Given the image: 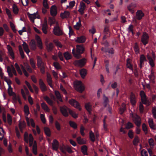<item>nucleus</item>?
I'll list each match as a JSON object with an SVG mask.
<instances>
[{
	"label": "nucleus",
	"instance_id": "obj_1",
	"mask_svg": "<svg viewBox=\"0 0 156 156\" xmlns=\"http://www.w3.org/2000/svg\"><path fill=\"white\" fill-rule=\"evenodd\" d=\"M24 140L25 142L28 144L30 147H32V152L35 155L37 154V144L36 140L34 141V137L31 134H28L25 132L24 135Z\"/></svg>",
	"mask_w": 156,
	"mask_h": 156
},
{
	"label": "nucleus",
	"instance_id": "obj_2",
	"mask_svg": "<svg viewBox=\"0 0 156 156\" xmlns=\"http://www.w3.org/2000/svg\"><path fill=\"white\" fill-rule=\"evenodd\" d=\"M85 51V48L83 45H76V52L75 51V49L73 48L72 51V53L74 56L77 59L82 57L81 54L83 53Z\"/></svg>",
	"mask_w": 156,
	"mask_h": 156
},
{
	"label": "nucleus",
	"instance_id": "obj_3",
	"mask_svg": "<svg viewBox=\"0 0 156 156\" xmlns=\"http://www.w3.org/2000/svg\"><path fill=\"white\" fill-rule=\"evenodd\" d=\"M53 23L56 24V26L54 27L53 30V34L57 36H61L63 34V32L62 29L60 28L58 25V23L55 19H53Z\"/></svg>",
	"mask_w": 156,
	"mask_h": 156
},
{
	"label": "nucleus",
	"instance_id": "obj_4",
	"mask_svg": "<svg viewBox=\"0 0 156 156\" xmlns=\"http://www.w3.org/2000/svg\"><path fill=\"white\" fill-rule=\"evenodd\" d=\"M74 86L75 89L80 93H82L84 90V87L80 81L76 82L75 83Z\"/></svg>",
	"mask_w": 156,
	"mask_h": 156
},
{
	"label": "nucleus",
	"instance_id": "obj_5",
	"mask_svg": "<svg viewBox=\"0 0 156 156\" xmlns=\"http://www.w3.org/2000/svg\"><path fill=\"white\" fill-rule=\"evenodd\" d=\"M86 62V59L83 58L79 60H75L73 62V64L76 67H82L85 65Z\"/></svg>",
	"mask_w": 156,
	"mask_h": 156
},
{
	"label": "nucleus",
	"instance_id": "obj_6",
	"mask_svg": "<svg viewBox=\"0 0 156 156\" xmlns=\"http://www.w3.org/2000/svg\"><path fill=\"white\" fill-rule=\"evenodd\" d=\"M71 110L66 106H63L60 107V111L61 113L65 117L68 116L69 113V111Z\"/></svg>",
	"mask_w": 156,
	"mask_h": 156
},
{
	"label": "nucleus",
	"instance_id": "obj_7",
	"mask_svg": "<svg viewBox=\"0 0 156 156\" xmlns=\"http://www.w3.org/2000/svg\"><path fill=\"white\" fill-rule=\"evenodd\" d=\"M27 14L30 21L33 23H34L35 19L36 18L39 19L40 18V16L37 11L33 14H30L29 12H28Z\"/></svg>",
	"mask_w": 156,
	"mask_h": 156
},
{
	"label": "nucleus",
	"instance_id": "obj_8",
	"mask_svg": "<svg viewBox=\"0 0 156 156\" xmlns=\"http://www.w3.org/2000/svg\"><path fill=\"white\" fill-rule=\"evenodd\" d=\"M133 121L137 127H140L141 124V119L138 115L133 116Z\"/></svg>",
	"mask_w": 156,
	"mask_h": 156
},
{
	"label": "nucleus",
	"instance_id": "obj_9",
	"mask_svg": "<svg viewBox=\"0 0 156 156\" xmlns=\"http://www.w3.org/2000/svg\"><path fill=\"white\" fill-rule=\"evenodd\" d=\"M69 103L74 107L78 109L79 110H81V108L80 107L79 103L77 101L73 99H71L69 101Z\"/></svg>",
	"mask_w": 156,
	"mask_h": 156
},
{
	"label": "nucleus",
	"instance_id": "obj_10",
	"mask_svg": "<svg viewBox=\"0 0 156 156\" xmlns=\"http://www.w3.org/2000/svg\"><path fill=\"white\" fill-rule=\"evenodd\" d=\"M149 38V36L147 33L146 32L143 33L141 38V41L144 45H145L148 43Z\"/></svg>",
	"mask_w": 156,
	"mask_h": 156
},
{
	"label": "nucleus",
	"instance_id": "obj_11",
	"mask_svg": "<svg viewBox=\"0 0 156 156\" xmlns=\"http://www.w3.org/2000/svg\"><path fill=\"white\" fill-rule=\"evenodd\" d=\"M140 95L141 98V101L143 104L146 105L147 103V98L146 95L143 90L140 91Z\"/></svg>",
	"mask_w": 156,
	"mask_h": 156
},
{
	"label": "nucleus",
	"instance_id": "obj_12",
	"mask_svg": "<svg viewBox=\"0 0 156 156\" xmlns=\"http://www.w3.org/2000/svg\"><path fill=\"white\" fill-rule=\"evenodd\" d=\"M39 85L41 90L42 91L47 90V87L42 79H40L39 80Z\"/></svg>",
	"mask_w": 156,
	"mask_h": 156
},
{
	"label": "nucleus",
	"instance_id": "obj_13",
	"mask_svg": "<svg viewBox=\"0 0 156 156\" xmlns=\"http://www.w3.org/2000/svg\"><path fill=\"white\" fill-rule=\"evenodd\" d=\"M144 16V14L142 10H138L136 12V18L138 20H141Z\"/></svg>",
	"mask_w": 156,
	"mask_h": 156
},
{
	"label": "nucleus",
	"instance_id": "obj_14",
	"mask_svg": "<svg viewBox=\"0 0 156 156\" xmlns=\"http://www.w3.org/2000/svg\"><path fill=\"white\" fill-rule=\"evenodd\" d=\"M37 64L39 68H45V67L44 63L42 62L41 58L39 56H37Z\"/></svg>",
	"mask_w": 156,
	"mask_h": 156
},
{
	"label": "nucleus",
	"instance_id": "obj_15",
	"mask_svg": "<svg viewBox=\"0 0 156 156\" xmlns=\"http://www.w3.org/2000/svg\"><path fill=\"white\" fill-rule=\"evenodd\" d=\"M130 101L132 105L134 106L136 105V97L135 94L133 92L131 93L130 96Z\"/></svg>",
	"mask_w": 156,
	"mask_h": 156
},
{
	"label": "nucleus",
	"instance_id": "obj_16",
	"mask_svg": "<svg viewBox=\"0 0 156 156\" xmlns=\"http://www.w3.org/2000/svg\"><path fill=\"white\" fill-rule=\"evenodd\" d=\"M35 39L37 44V46L40 49L43 48L42 43L40 37L37 35H36Z\"/></svg>",
	"mask_w": 156,
	"mask_h": 156
},
{
	"label": "nucleus",
	"instance_id": "obj_17",
	"mask_svg": "<svg viewBox=\"0 0 156 156\" xmlns=\"http://www.w3.org/2000/svg\"><path fill=\"white\" fill-rule=\"evenodd\" d=\"M7 47L9 55L11 57L12 59H14L15 57L14 53L12 48L9 45H7Z\"/></svg>",
	"mask_w": 156,
	"mask_h": 156
},
{
	"label": "nucleus",
	"instance_id": "obj_18",
	"mask_svg": "<svg viewBox=\"0 0 156 156\" xmlns=\"http://www.w3.org/2000/svg\"><path fill=\"white\" fill-rule=\"evenodd\" d=\"M86 5L83 2H81L79 5V9L78 11L81 14H83Z\"/></svg>",
	"mask_w": 156,
	"mask_h": 156
},
{
	"label": "nucleus",
	"instance_id": "obj_19",
	"mask_svg": "<svg viewBox=\"0 0 156 156\" xmlns=\"http://www.w3.org/2000/svg\"><path fill=\"white\" fill-rule=\"evenodd\" d=\"M50 14L53 16H55L57 14V7L55 5H52L51 8Z\"/></svg>",
	"mask_w": 156,
	"mask_h": 156
},
{
	"label": "nucleus",
	"instance_id": "obj_20",
	"mask_svg": "<svg viewBox=\"0 0 156 156\" xmlns=\"http://www.w3.org/2000/svg\"><path fill=\"white\" fill-rule=\"evenodd\" d=\"M147 59L146 57L144 55H142L140 56V67L142 68L144 64V62L146 61Z\"/></svg>",
	"mask_w": 156,
	"mask_h": 156
},
{
	"label": "nucleus",
	"instance_id": "obj_21",
	"mask_svg": "<svg viewBox=\"0 0 156 156\" xmlns=\"http://www.w3.org/2000/svg\"><path fill=\"white\" fill-rule=\"evenodd\" d=\"M42 30L43 33L45 34H46L47 33V30L48 28V27L46 20H44V23L42 24Z\"/></svg>",
	"mask_w": 156,
	"mask_h": 156
},
{
	"label": "nucleus",
	"instance_id": "obj_22",
	"mask_svg": "<svg viewBox=\"0 0 156 156\" xmlns=\"http://www.w3.org/2000/svg\"><path fill=\"white\" fill-rule=\"evenodd\" d=\"M16 69H7V72L9 77H12L13 74L15 75H17V73L15 70Z\"/></svg>",
	"mask_w": 156,
	"mask_h": 156
},
{
	"label": "nucleus",
	"instance_id": "obj_23",
	"mask_svg": "<svg viewBox=\"0 0 156 156\" xmlns=\"http://www.w3.org/2000/svg\"><path fill=\"white\" fill-rule=\"evenodd\" d=\"M26 120L27 121V124L28 126H30V123L31 126L33 127H35V125L33 119H31L30 120V122L29 119L28 117H26Z\"/></svg>",
	"mask_w": 156,
	"mask_h": 156
},
{
	"label": "nucleus",
	"instance_id": "obj_24",
	"mask_svg": "<svg viewBox=\"0 0 156 156\" xmlns=\"http://www.w3.org/2000/svg\"><path fill=\"white\" fill-rule=\"evenodd\" d=\"M147 58L149 61V63L151 67H154V61L155 60L153 59L149 55L147 54Z\"/></svg>",
	"mask_w": 156,
	"mask_h": 156
},
{
	"label": "nucleus",
	"instance_id": "obj_25",
	"mask_svg": "<svg viewBox=\"0 0 156 156\" xmlns=\"http://www.w3.org/2000/svg\"><path fill=\"white\" fill-rule=\"evenodd\" d=\"M52 145L54 150L56 151L58 150L59 146V143L56 140L54 139L53 140Z\"/></svg>",
	"mask_w": 156,
	"mask_h": 156
},
{
	"label": "nucleus",
	"instance_id": "obj_26",
	"mask_svg": "<svg viewBox=\"0 0 156 156\" xmlns=\"http://www.w3.org/2000/svg\"><path fill=\"white\" fill-rule=\"evenodd\" d=\"M149 126L151 129H156L155 125L154 124L153 120L151 118H149L148 121Z\"/></svg>",
	"mask_w": 156,
	"mask_h": 156
},
{
	"label": "nucleus",
	"instance_id": "obj_27",
	"mask_svg": "<svg viewBox=\"0 0 156 156\" xmlns=\"http://www.w3.org/2000/svg\"><path fill=\"white\" fill-rule=\"evenodd\" d=\"M76 140L79 144L81 145L85 144L86 143V141L85 140L82 138L81 136H79L76 138Z\"/></svg>",
	"mask_w": 156,
	"mask_h": 156
},
{
	"label": "nucleus",
	"instance_id": "obj_28",
	"mask_svg": "<svg viewBox=\"0 0 156 156\" xmlns=\"http://www.w3.org/2000/svg\"><path fill=\"white\" fill-rule=\"evenodd\" d=\"M81 151L84 155H88L87 147L86 145H83L81 147Z\"/></svg>",
	"mask_w": 156,
	"mask_h": 156
},
{
	"label": "nucleus",
	"instance_id": "obj_29",
	"mask_svg": "<svg viewBox=\"0 0 156 156\" xmlns=\"http://www.w3.org/2000/svg\"><path fill=\"white\" fill-rule=\"evenodd\" d=\"M70 14L69 12L65 11L63 13H62L60 14V17L62 19L67 18L69 17Z\"/></svg>",
	"mask_w": 156,
	"mask_h": 156
},
{
	"label": "nucleus",
	"instance_id": "obj_30",
	"mask_svg": "<svg viewBox=\"0 0 156 156\" xmlns=\"http://www.w3.org/2000/svg\"><path fill=\"white\" fill-rule=\"evenodd\" d=\"M80 74L83 78H84L87 73L86 69H80Z\"/></svg>",
	"mask_w": 156,
	"mask_h": 156
},
{
	"label": "nucleus",
	"instance_id": "obj_31",
	"mask_svg": "<svg viewBox=\"0 0 156 156\" xmlns=\"http://www.w3.org/2000/svg\"><path fill=\"white\" fill-rule=\"evenodd\" d=\"M22 46L24 51L28 55L30 51L29 49L28 45L26 42H24L22 44Z\"/></svg>",
	"mask_w": 156,
	"mask_h": 156
},
{
	"label": "nucleus",
	"instance_id": "obj_32",
	"mask_svg": "<svg viewBox=\"0 0 156 156\" xmlns=\"http://www.w3.org/2000/svg\"><path fill=\"white\" fill-rule=\"evenodd\" d=\"M47 49L48 51H51L53 48V44L52 43H45Z\"/></svg>",
	"mask_w": 156,
	"mask_h": 156
},
{
	"label": "nucleus",
	"instance_id": "obj_33",
	"mask_svg": "<svg viewBox=\"0 0 156 156\" xmlns=\"http://www.w3.org/2000/svg\"><path fill=\"white\" fill-rule=\"evenodd\" d=\"M85 40L86 38L84 37L81 36L77 37L76 39V41L79 43H83L85 41Z\"/></svg>",
	"mask_w": 156,
	"mask_h": 156
},
{
	"label": "nucleus",
	"instance_id": "obj_34",
	"mask_svg": "<svg viewBox=\"0 0 156 156\" xmlns=\"http://www.w3.org/2000/svg\"><path fill=\"white\" fill-rule=\"evenodd\" d=\"M31 49L33 50H35L36 48V45L35 42L34 40H32L30 41V44Z\"/></svg>",
	"mask_w": 156,
	"mask_h": 156
},
{
	"label": "nucleus",
	"instance_id": "obj_35",
	"mask_svg": "<svg viewBox=\"0 0 156 156\" xmlns=\"http://www.w3.org/2000/svg\"><path fill=\"white\" fill-rule=\"evenodd\" d=\"M85 108L90 114L91 111L92 105L90 103H86L85 105Z\"/></svg>",
	"mask_w": 156,
	"mask_h": 156
},
{
	"label": "nucleus",
	"instance_id": "obj_36",
	"mask_svg": "<svg viewBox=\"0 0 156 156\" xmlns=\"http://www.w3.org/2000/svg\"><path fill=\"white\" fill-rule=\"evenodd\" d=\"M44 99L50 105L52 106L53 104V101L51 100L48 96H46L44 97Z\"/></svg>",
	"mask_w": 156,
	"mask_h": 156
},
{
	"label": "nucleus",
	"instance_id": "obj_37",
	"mask_svg": "<svg viewBox=\"0 0 156 156\" xmlns=\"http://www.w3.org/2000/svg\"><path fill=\"white\" fill-rule=\"evenodd\" d=\"M12 11L13 13L16 14L18 13L19 9L17 6L15 4H14L12 6Z\"/></svg>",
	"mask_w": 156,
	"mask_h": 156
},
{
	"label": "nucleus",
	"instance_id": "obj_38",
	"mask_svg": "<svg viewBox=\"0 0 156 156\" xmlns=\"http://www.w3.org/2000/svg\"><path fill=\"white\" fill-rule=\"evenodd\" d=\"M89 138L90 140L94 142L95 141V137L94 133L92 131H90L89 132Z\"/></svg>",
	"mask_w": 156,
	"mask_h": 156
},
{
	"label": "nucleus",
	"instance_id": "obj_39",
	"mask_svg": "<svg viewBox=\"0 0 156 156\" xmlns=\"http://www.w3.org/2000/svg\"><path fill=\"white\" fill-rule=\"evenodd\" d=\"M55 94L57 98L60 101L62 102V100L60 92L57 90H55Z\"/></svg>",
	"mask_w": 156,
	"mask_h": 156
},
{
	"label": "nucleus",
	"instance_id": "obj_40",
	"mask_svg": "<svg viewBox=\"0 0 156 156\" xmlns=\"http://www.w3.org/2000/svg\"><path fill=\"white\" fill-rule=\"evenodd\" d=\"M79 18V20L78 22H77L76 24L74 26V28L77 30H79L81 26L80 19V18Z\"/></svg>",
	"mask_w": 156,
	"mask_h": 156
},
{
	"label": "nucleus",
	"instance_id": "obj_41",
	"mask_svg": "<svg viewBox=\"0 0 156 156\" xmlns=\"http://www.w3.org/2000/svg\"><path fill=\"white\" fill-rule=\"evenodd\" d=\"M64 56L65 58L67 60L70 59L72 58L71 55L68 51L64 53Z\"/></svg>",
	"mask_w": 156,
	"mask_h": 156
},
{
	"label": "nucleus",
	"instance_id": "obj_42",
	"mask_svg": "<svg viewBox=\"0 0 156 156\" xmlns=\"http://www.w3.org/2000/svg\"><path fill=\"white\" fill-rule=\"evenodd\" d=\"M139 139L137 136H136L133 140V144L134 146H136L139 143Z\"/></svg>",
	"mask_w": 156,
	"mask_h": 156
},
{
	"label": "nucleus",
	"instance_id": "obj_43",
	"mask_svg": "<svg viewBox=\"0 0 156 156\" xmlns=\"http://www.w3.org/2000/svg\"><path fill=\"white\" fill-rule=\"evenodd\" d=\"M41 106L42 108L46 111L49 112V109L45 102H43L41 104Z\"/></svg>",
	"mask_w": 156,
	"mask_h": 156
},
{
	"label": "nucleus",
	"instance_id": "obj_44",
	"mask_svg": "<svg viewBox=\"0 0 156 156\" xmlns=\"http://www.w3.org/2000/svg\"><path fill=\"white\" fill-rule=\"evenodd\" d=\"M11 83H9L8 85L9 86V88L8 89V93L9 94L10 96H12L13 94V92L12 91V88L10 84Z\"/></svg>",
	"mask_w": 156,
	"mask_h": 156
},
{
	"label": "nucleus",
	"instance_id": "obj_45",
	"mask_svg": "<svg viewBox=\"0 0 156 156\" xmlns=\"http://www.w3.org/2000/svg\"><path fill=\"white\" fill-rule=\"evenodd\" d=\"M134 50L136 54H138L140 52V50L139 49V46L137 43H135L134 44Z\"/></svg>",
	"mask_w": 156,
	"mask_h": 156
},
{
	"label": "nucleus",
	"instance_id": "obj_46",
	"mask_svg": "<svg viewBox=\"0 0 156 156\" xmlns=\"http://www.w3.org/2000/svg\"><path fill=\"white\" fill-rule=\"evenodd\" d=\"M70 126L74 129H76L77 128V124L74 122L70 121L69 122Z\"/></svg>",
	"mask_w": 156,
	"mask_h": 156
},
{
	"label": "nucleus",
	"instance_id": "obj_47",
	"mask_svg": "<svg viewBox=\"0 0 156 156\" xmlns=\"http://www.w3.org/2000/svg\"><path fill=\"white\" fill-rule=\"evenodd\" d=\"M44 132L45 134L48 136L50 137L51 136V131L50 129L48 127L44 128Z\"/></svg>",
	"mask_w": 156,
	"mask_h": 156
},
{
	"label": "nucleus",
	"instance_id": "obj_48",
	"mask_svg": "<svg viewBox=\"0 0 156 156\" xmlns=\"http://www.w3.org/2000/svg\"><path fill=\"white\" fill-rule=\"evenodd\" d=\"M24 111L27 116L29 114L30 112L29 107L27 105H25L24 106Z\"/></svg>",
	"mask_w": 156,
	"mask_h": 156
},
{
	"label": "nucleus",
	"instance_id": "obj_49",
	"mask_svg": "<svg viewBox=\"0 0 156 156\" xmlns=\"http://www.w3.org/2000/svg\"><path fill=\"white\" fill-rule=\"evenodd\" d=\"M132 60L129 58H128L126 60V66L128 68H132V65L131 64Z\"/></svg>",
	"mask_w": 156,
	"mask_h": 156
},
{
	"label": "nucleus",
	"instance_id": "obj_50",
	"mask_svg": "<svg viewBox=\"0 0 156 156\" xmlns=\"http://www.w3.org/2000/svg\"><path fill=\"white\" fill-rule=\"evenodd\" d=\"M110 32L109 28V27L107 26H105L104 27V28L103 30V33L104 35H106Z\"/></svg>",
	"mask_w": 156,
	"mask_h": 156
},
{
	"label": "nucleus",
	"instance_id": "obj_51",
	"mask_svg": "<svg viewBox=\"0 0 156 156\" xmlns=\"http://www.w3.org/2000/svg\"><path fill=\"white\" fill-rule=\"evenodd\" d=\"M126 109V106L125 105L123 104L121 107L119 109V111L121 114H122Z\"/></svg>",
	"mask_w": 156,
	"mask_h": 156
},
{
	"label": "nucleus",
	"instance_id": "obj_52",
	"mask_svg": "<svg viewBox=\"0 0 156 156\" xmlns=\"http://www.w3.org/2000/svg\"><path fill=\"white\" fill-rule=\"evenodd\" d=\"M148 143L151 148H153L154 146V140L152 138L148 140Z\"/></svg>",
	"mask_w": 156,
	"mask_h": 156
},
{
	"label": "nucleus",
	"instance_id": "obj_53",
	"mask_svg": "<svg viewBox=\"0 0 156 156\" xmlns=\"http://www.w3.org/2000/svg\"><path fill=\"white\" fill-rule=\"evenodd\" d=\"M75 1H73L70 2L69 3V5H67L66 6L67 8L71 9L74 6L75 4Z\"/></svg>",
	"mask_w": 156,
	"mask_h": 156
},
{
	"label": "nucleus",
	"instance_id": "obj_54",
	"mask_svg": "<svg viewBox=\"0 0 156 156\" xmlns=\"http://www.w3.org/2000/svg\"><path fill=\"white\" fill-rule=\"evenodd\" d=\"M53 42L55 44L57 47L58 48H61L62 47V45L61 44L60 42L58 40H54L53 41Z\"/></svg>",
	"mask_w": 156,
	"mask_h": 156
},
{
	"label": "nucleus",
	"instance_id": "obj_55",
	"mask_svg": "<svg viewBox=\"0 0 156 156\" xmlns=\"http://www.w3.org/2000/svg\"><path fill=\"white\" fill-rule=\"evenodd\" d=\"M142 128L143 130L144 131V133L146 134L147 133L148 130L147 126L144 123L142 125Z\"/></svg>",
	"mask_w": 156,
	"mask_h": 156
},
{
	"label": "nucleus",
	"instance_id": "obj_56",
	"mask_svg": "<svg viewBox=\"0 0 156 156\" xmlns=\"http://www.w3.org/2000/svg\"><path fill=\"white\" fill-rule=\"evenodd\" d=\"M7 120L9 124L11 125L12 124V118L10 115L8 114H7Z\"/></svg>",
	"mask_w": 156,
	"mask_h": 156
},
{
	"label": "nucleus",
	"instance_id": "obj_57",
	"mask_svg": "<svg viewBox=\"0 0 156 156\" xmlns=\"http://www.w3.org/2000/svg\"><path fill=\"white\" fill-rule=\"evenodd\" d=\"M148 77L149 78L152 80H153L154 79L155 77L154 75V72L152 70H151V74Z\"/></svg>",
	"mask_w": 156,
	"mask_h": 156
},
{
	"label": "nucleus",
	"instance_id": "obj_58",
	"mask_svg": "<svg viewBox=\"0 0 156 156\" xmlns=\"http://www.w3.org/2000/svg\"><path fill=\"white\" fill-rule=\"evenodd\" d=\"M85 129L84 127L82 125L81 126L80 128V133L83 136H85V134L84 132V131L85 130Z\"/></svg>",
	"mask_w": 156,
	"mask_h": 156
},
{
	"label": "nucleus",
	"instance_id": "obj_59",
	"mask_svg": "<svg viewBox=\"0 0 156 156\" xmlns=\"http://www.w3.org/2000/svg\"><path fill=\"white\" fill-rule=\"evenodd\" d=\"M73 117L76 118L78 117L77 114L75 113L74 112L71 110L69 111V113Z\"/></svg>",
	"mask_w": 156,
	"mask_h": 156
},
{
	"label": "nucleus",
	"instance_id": "obj_60",
	"mask_svg": "<svg viewBox=\"0 0 156 156\" xmlns=\"http://www.w3.org/2000/svg\"><path fill=\"white\" fill-rule=\"evenodd\" d=\"M141 156H148V153L145 149H143L141 151Z\"/></svg>",
	"mask_w": 156,
	"mask_h": 156
},
{
	"label": "nucleus",
	"instance_id": "obj_61",
	"mask_svg": "<svg viewBox=\"0 0 156 156\" xmlns=\"http://www.w3.org/2000/svg\"><path fill=\"white\" fill-rule=\"evenodd\" d=\"M47 81L48 83L52 82V78L51 77V75L48 73H47Z\"/></svg>",
	"mask_w": 156,
	"mask_h": 156
},
{
	"label": "nucleus",
	"instance_id": "obj_62",
	"mask_svg": "<svg viewBox=\"0 0 156 156\" xmlns=\"http://www.w3.org/2000/svg\"><path fill=\"white\" fill-rule=\"evenodd\" d=\"M55 126L58 131H60L61 130V126L59 123L57 121L55 122Z\"/></svg>",
	"mask_w": 156,
	"mask_h": 156
},
{
	"label": "nucleus",
	"instance_id": "obj_63",
	"mask_svg": "<svg viewBox=\"0 0 156 156\" xmlns=\"http://www.w3.org/2000/svg\"><path fill=\"white\" fill-rule=\"evenodd\" d=\"M5 11L6 14L8 16L9 18H12V15L11 14V12L10 10L7 8L5 9Z\"/></svg>",
	"mask_w": 156,
	"mask_h": 156
},
{
	"label": "nucleus",
	"instance_id": "obj_64",
	"mask_svg": "<svg viewBox=\"0 0 156 156\" xmlns=\"http://www.w3.org/2000/svg\"><path fill=\"white\" fill-rule=\"evenodd\" d=\"M133 127V124L130 122H128L126 126V128L127 129H130Z\"/></svg>",
	"mask_w": 156,
	"mask_h": 156
}]
</instances>
